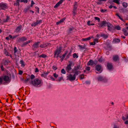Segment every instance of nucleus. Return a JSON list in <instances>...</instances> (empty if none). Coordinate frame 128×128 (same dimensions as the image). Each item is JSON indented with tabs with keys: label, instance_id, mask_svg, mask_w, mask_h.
<instances>
[{
	"label": "nucleus",
	"instance_id": "a19ab883",
	"mask_svg": "<svg viewBox=\"0 0 128 128\" xmlns=\"http://www.w3.org/2000/svg\"><path fill=\"white\" fill-rule=\"evenodd\" d=\"M38 25V24H37V22H36L34 23H32L31 24V26H35Z\"/></svg>",
	"mask_w": 128,
	"mask_h": 128
},
{
	"label": "nucleus",
	"instance_id": "4c0bfd02",
	"mask_svg": "<svg viewBox=\"0 0 128 128\" xmlns=\"http://www.w3.org/2000/svg\"><path fill=\"white\" fill-rule=\"evenodd\" d=\"M116 15L117 16H118L119 18L122 21L123 20L122 19V18L121 17V16H120L119 14L118 13H116Z\"/></svg>",
	"mask_w": 128,
	"mask_h": 128
},
{
	"label": "nucleus",
	"instance_id": "4d7b16f0",
	"mask_svg": "<svg viewBox=\"0 0 128 128\" xmlns=\"http://www.w3.org/2000/svg\"><path fill=\"white\" fill-rule=\"evenodd\" d=\"M72 13L73 15L74 16H75L76 14V10H73Z\"/></svg>",
	"mask_w": 128,
	"mask_h": 128
},
{
	"label": "nucleus",
	"instance_id": "1a4fd4ad",
	"mask_svg": "<svg viewBox=\"0 0 128 128\" xmlns=\"http://www.w3.org/2000/svg\"><path fill=\"white\" fill-rule=\"evenodd\" d=\"M97 80L98 81H102L104 82H106L107 81V80L106 78H104L100 76H99L98 77Z\"/></svg>",
	"mask_w": 128,
	"mask_h": 128
},
{
	"label": "nucleus",
	"instance_id": "dca6fc26",
	"mask_svg": "<svg viewBox=\"0 0 128 128\" xmlns=\"http://www.w3.org/2000/svg\"><path fill=\"white\" fill-rule=\"evenodd\" d=\"M101 23L103 28L104 26H107L108 24V22H107L106 21L104 20H103L101 22Z\"/></svg>",
	"mask_w": 128,
	"mask_h": 128
},
{
	"label": "nucleus",
	"instance_id": "f704fd0d",
	"mask_svg": "<svg viewBox=\"0 0 128 128\" xmlns=\"http://www.w3.org/2000/svg\"><path fill=\"white\" fill-rule=\"evenodd\" d=\"M122 5L124 7L126 8L128 6V4L124 2L122 4Z\"/></svg>",
	"mask_w": 128,
	"mask_h": 128
},
{
	"label": "nucleus",
	"instance_id": "cd10ccee",
	"mask_svg": "<svg viewBox=\"0 0 128 128\" xmlns=\"http://www.w3.org/2000/svg\"><path fill=\"white\" fill-rule=\"evenodd\" d=\"M106 46L107 48L108 49V50H110L112 49V46L110 44L108 43L106 44Z\"/></svg>",
	"mask_w": 128,
	"mask_h": 128
},
{
	"label": "nucleus",
	"instance_id": "2f4dec72",
	"mask_svg": "<svg viewBox=\"0 0 128 128\" xmlns=\"http://www.w3.org/2000/svg\"><path fill=\"white\" fill-rule=\"evenodd\" d=\"M63 79V77L62 76L58 77V80H57L56 81H58L59 82H60Z\"/></svg>",
	"mask_w": 128,
	"mask_h": 128
},
{
	"label": "nucleus",
	"instance_id": "4468645a",
	"mask_svg": "<svg viewBox=\"0 0 128 128\" xmlns=\"http://www.w3.org/2000/svg\"><path fill=\"white\" fill-rule=\"evenodd\" d=\"M107 66L108 69L110 70H111L113 68L112 64L110 63H107Z\"/></svg>",
	"mask_w": 128,
	"mask_h": 128
},
{
	"label": "nucleus",
	"instance_id": "13d9d810",
	"mask_svg": "<svg viewBox=\"0 0 128 128\" xmlns=\"http://www.w3.org/2000/svg\"><path fill=\"white\" fill-rule=\"evenodd\" d=\"M41 76L42 77H44V78H46V75H45L43 73L42 74H41Z\"/></svg>",
	"mask_w": 128,
	"mask_h": 128
},
{
	"label": "nucleus",
	"instance_id": "49530a36",
	"mask_svg": "<svg viewBox=\"0 0 128 128\" xmlns=\"http://www.w3.org/2000/svg\"><path fill=\"white\" fill-rule=\"evenodd\" d=\"M36 22H37L38 24L42 22V20H36Z\"/></svg>",
	"mask_w": 128,
	"mask_h": 128
},
{
	"label": "nucleus",
	"instance_id": "603ef678",
	"mask_svg": "<svg viewBox=\"0 0 128 128\" xmlns=\"http://www.w3.org/2000/svg\"><path fill=\"white\" fill-rule=\"evenodd\" d=\"M94 19L96 20H97L98 22H99L100 21V19L98 17H94Z\"/></svg>",
	"mask_w": 128,
	"mask_h": 128
},
{
	"label": "nucleus",
	"instance_id": "052dcab7",
	"mask_svg": "<svg viewBox=\"0 0 128 128\" xmlns=\"http://www.w3.org/2000/svg\"><path fill=\"white\" fill-rule=\"evenodd\" d=\"M106 10H107L105 9H102L100 10V11L102 12H106Z\"/></svg>",
	"mask_w": 128,
	"mask_h": 128
},
{
	"label": "nucleus",
	"instance_id": "4be33fe9",
	"mask_svg": "<svg viewBox=\"0 0 128 128\" xmlns=\"http://www.w3.org/2000/svg\"><path fill=\"white\" fill-rule=\"evenodd\" d=\"M120 41V39L118 38H114L113 39L112 42L114 43L119 42Z\"/></svg>",
	"mask_w": 128,
	"mask_h": 128
},
{
	"label": "nucleus",
	"instance_id": "bf43d9fd",
	"mask_svg": "<svg viewBox=\"0 0 128 128\" xmlns=\"http://www.w3.org/2000/svg\"><path fill=\"white\" fill-rule=\"evenodd\" d=\"M78 46L80 48H82V49H84V48H85V47H84V46H82L81 45H78Z\"/></svg>",
	"mask_w": 128,
	"mask_h": 128
},
{
	"label": "nucleus",
	"instance_id": "bb28decb",
	"mask_svg": "<svg viewBox=\"0 0 128 128\" xmlns=\"http://www.w3.org/2000/svg\"><path fill=\"white\" fill-rule=\"evenodd\" d=\"M113 29L114 30L116 29L118 30H120L121 29V27L120 26L118 25L115 26L114 27H113Z\"/></svg>",
	"mask_w": 128,
	"mask_h": 128
},
{
	"label": "nucleus",
	"instance_id": "774afa93",
	"mask_svg": "<svg viewBox=\"0 0 128 128\" xmlns=\"http://www.w3.org/2000/svg\"><path fill=\"white\" fill-rule=\"evenodd\" d=\"M98 61L100 62H102V58H100L98 60Z\"/></svg>",
	"mask_w": 128,
	"mask_h": 128
},
{
	"label": "nucleus",
	"instance_id": "423d86ee",
	"mask_svg": "<svg viewBox=\"0 0 128 128\" xmlns=\"http://www.w3.org/2000/svg\"><path fill=\"white\" fill-rule=\"evenodd\" d=\"M67 77L68 80L70 81H72L75 80L76 75L74 74L72 75V74H70Z\"/></svg>",
	"mask_w": 128,
	"mask_h": 128
},
{
	"label": "nucleus",
	"instance_id": "a878e982",
	"mask_svg": "<svg viewBox=\"0 0 128 128\" xmlns=\"http://www.w3.org/2000/svg\"><path fill=\"white\" fill-rule=\"evenodd\" d=\"M77 2H75L74 4L73 5V10H76L78 7V5L77 4Z\"/></svg>",
	"mask_w": 128,
	"mask_h": 128
},
{
	"label": "nucleus",
	"instance_id": "338daca9",
	"mask_svg": "<svg viewBox=\"0 0 128 128\" xmlns=\"http://www.w3.org/2000/svg\"><path fill=\"white\" fill-rule=\"evenodd\" d=\"M23 73V72L21 70H19V71L18 74L20 75H22Z\"/></svg>",
	"mask_w": 128,
	"mask_h": 128
},
{
	"label": "nucleus",
	"instance_id": "c85d7f7f",
	"mask_svg": "<svg viewBox=\"0 0 128 128\" xmlns=\"http://www.w3.org/2000/svg\"><path fill=\"white\" fill-rule=\"evenodd\" d=\"M14 54L15 56H16V53L17 52V50L16 47L14 46Z\"/></svg>",
	"mask_w": 128,
	"mask_h": 128
},
{
	"label": "nucleus",
	"instance_id": "a211bd4d",
	"mask_svg": "<svg viewBox=\"0 0 128 128\" xmlns=\"http://www.w3.org/2000/svg\"><path fill=\"white\" fill-rule=\"evenodd\" d=\"M95 63L94 62V61L92 60H90L88 62L87 65L88 66H92Z\"/></svg>",
	"mask_w": 128,
	"mask_h": 128
},
{
	"label": "nucleus",
	"instance_id": "6e6d98bb",
	"mask_svg": "<svg viewBox=\"0 0 128 128\" xmlns=\"http://www.w3.org/2000/svg\"><path fill=\"white\" fill-rule=\"evenodd\" d=\"M35 8L36 10V11L38 13H39V8L37 6H36L35 7Z\"/></svg>",
	"mask_w": 128,
	"mask_h": 128
},
{
	"label": "nucleus",
	"instance_id": "f257e3e1",
	"mask_svg": "<svg viewBox=\"0 0 128 128\" xmlns=\"http://www.w3.org/2000/svg\"><path fill=\"white\" fill-rule=\"evenodd\" d=\"M82 68V66L80 64L76 66H74L72 70L71 73L74 74L77 76L81 72L79 70L81 69Z\"/></svg>",
	"mask_w": 128,
	"mask_h": 128
},
{
	"label": "nucleus",
	"instance_id": "aec40b11",
	"mask_svg": "<svg viewBox=\"0 0 128 128\" xmlns=\"http://www.w3.org/2000/svg\"><path fill=\"white\" fill-rule=\"evenodd\" d=\"M107 26L108 28V30L110 31L112 30L113 27H114L113 26H112L111 24H110L109 25H108V24Z\"/></svg>",
	"mask_w": 128,
	"mask_h": 128
},
{
	"label": "nucleus",
	"instance_id": "79ce46f5",
	"mask_svg": "<svg viewBox=\"0 0 128 128\" xmlns=\"http://www.w3.org/2000/svg\"><path fill=\"white\" fill-rule=\"evenodd\" d=\"M72 52V51L71 50L67 56L66 58H68L70 56H71V54Z\"/></svg>",
	"mask_w": 128,
	"mask_h": 128
},
{
	"label": "nucleus",
	"instance_id": "20e7f679",
	"mask_svg": "<svg viewBox=\"0 0 128 128\" xmlns=\"http://www.w3.org/2000/svg\"><path fill=\"white\" fill-rule=\"evenodd\" d=\"M68 62L69 64L67 65L66 68V70L67 72H69L72 69L71 67L74 66V64L73 63V62L72 61H69Z\"/></svg>",
	"mask_w": 128,
	"mask_h": 128
},
{
	"label": "nucleus",
	"instance_id": "f03ea898",
	"mask_svg": "<svg viewBox=\"0 0 128 128\" xmlns=\"http://www.w3.org/2000/svg\"><path fill=\"white\" fill-rule=\"evenodd\" d=\"M42 80L41 79H39L38 78L34 79V80H32L31 82H30V84H32L33 85L36 87L40 86L41 85L40 84H41Z\"/></svg>",
	"mask_w": 128,
	"mask_h": 128
},
{
	"label": "nucleus",
	"instance_id": "3c124183",
	"mask_svg": "<svg viewBox=\"0 0 128 128\" xmlns=\"http://www.w3.org/2000/svg\"><path fill=\"white\" fill-rule=\"evenodd\" d=\"M28 76H29V77L28 78H26V79L25 80H24V82H28V81H29L30 80V75Z\"/></svg>",
	"mask_w": 128,
	"mask_h": 128
},
{
	"label": "nucleus",
	"instance_id": "9d476101",
	"mask_svg": "<svg viewBox=\"0 0 128 128\" xmlns=\"http://www.w3.org/2000/svg\"><path fill=\"white\" fill-rule=\"evenodd\" d=\"M40 43V42H35L34 44L32 46V49L34 50L35 49L39 47V44Z\"/></svg>",
	"mask_w": 128,
	"mask_h": 128
},
{
	"label": "nucleus",
	"instance_id": "c03bdc74",
	"mask_svg": "<svg viewBox=\"0 0 128 128\" xmlns=\"http://www.w3.org/2000/svg\"><path fill=\"white\" fill-rule=\"evenodd\" d=\"M0 68L1 70L2 71H3L4 70V68L3 67V66L2 64H0Z\"/></svg>",
	"mask_w": 128,
	"mask_h": 128
},
{
	"label": "nucleus",
	"instance_id": "393cba45",
	"mask_svg": "<svg viewBox=\"0 0 128 128\" xmlns=\"http://www.w3.org/2000/svg\"><path fill=\"white\" fill-rule=\"evenodd\" d=\"M20 0H16L15 3L14 4V6H18L19 7L20 5L19 2Z\"/></svg>",
	"mask_w": 128,
	"mask_h": 128
},
{
	"label": "nucleus",
	"instance_id": "39448f33",
	"mask_svg": "<svg viewBox=\"0 0 128 128\" xmlns=\"http://www.w3.org/2000/svg\"><path fill=\"white\" fill-rule=\"evenodd\" d=\"M8 8L7 4L3 2L0 3V10H5Z\"/></svg>",
	"mask_w": 128,
	"mask_h": 128
},
{
	"label": "nucleus",
	"instance_id": "7ed1b4c3",
	"mask_svg": "<svg viewBox=\"0 0 128 128\" xmlns=\"http://www.w3.org/2000/svg\"><path fill=\"white\" fill-rule=\"evenodd\" d=\"M62 47L61 46H60L59 47H57V48L54 52V57L56 58V54H59L61 52Z\"/></svg>",
	"mask_w": 128,
	"mask_h": 128
},
{
	"label": "nucleus",
	"instance_id": "2eb2a0df",
	"mask_svg": "<svg viewBox=\"0 0 128 128\" xmlns=\"http://www.w3.org/2000/svg\"><path fill=\"white\" fill-rule=\"evenodd\" d=\"M22 28V26L20 25L19 26L17 27L15 30V32H16L18 33L20 32Z\"/></svg>",
	"mask_w": 128,
	"mask_h": 128
},
{
	"label": "nucleus",
	"instance_id": "5fc2aeb1",
	"mask_svg": "<svg viewBox=\"0 0 128 128\" xmlns=\"http://www.w3.org/2000/svg\"><path fill=\"white\" fill-rule=\"evenodd\" d=\"M34 4L35 3L34 2V1L33 0H32L31 2V4L30 5V7H32L33 4Z\"/></svg>",
	"mask_w": 128,
	"mask_h": 128
},
{
	"label": "nucleus",
	"instance_id": "7c9ffc66",
	"mask_svg": "<svg viewBox=\"0 0 128 128\" xmlns=\"http://www.w3.org/2000/svg\"><path fill=\"white\" fill-rule=\"evenodd\" d=\"M47 57L46 55L45 54H42L40 55L39 56V57H42L43 58H45Z\"/></svg>",
	"mask_w": 128,
	"mask_h": 128
},
{
	"label": "nucleus",
	"instance_id": "c9c22d12",
	"mask_svg": "<svg viewBox=\"0 0 128 128\" xmlns=\"http://www.w3.org/2000/svg\"><path fill=\"white\" fill-rule=\"evenodd\" d=\"M90 39L91 38L90 37H89L88 38H82V40L83 41H85L88 40H90Z\"/></svg>",
	"mask_w": 128,
	"mask_h": 128
},
{
	"label": "nucleus",
	"instance_id": "37998d69",
	"mask_svg": "<svg viewBox=\"0 0 128 128\" xmlns=\"http://www.w3.org/2000/svg\"><path fill=\"white\" fill-rule=\"evenodd\" d=\"M21 2H24L25 3H27L28 2V0H20Z\"/></svg>",
	"mask_w": 128,
	"mask_h": 128
},
{
	"label": "nucleus",
	"instance_id": "69168bd1",
	"mask_svg": "<svg viewBox=\"0 0 128 128\" xmlns=\"http://www.w3.org/2000/svg\"><path fill=\"white\" fill-rule=\"evenodd\" d=\"M34 71L35 72H39V70L38 68H36L35 69Z\"/></svg>",
	"mask_w": 128,
	"mask_h": 128
},
{
	"label": "nucleus",
	"instance_id": "ea45409f",
	"mask_svg": "<svg viewBox=\"0 0 128 128\" xmlns=\"http://www.w3.org/2000/svg\"><path fill=\"white\" fill-rule=\"evenodd\" d=\"M97 26L98 27L100 28H103V27L101 23H100L98 24Z\"/></svg>",
	"mask_w": 128,
	"mask_h": 128
},
{
	"label": "nucleus",
	"instance_id": "58836bf2",
	"mask_svg": "<svg viewBox=\"0 0 128 128\" xmlns=\"http://www.w3.org/2000/svg\"><path fill=\"white\" fill-rule=\"evenodd\" d=\"M28 8H27V9H26V8L24 9V12L25 14H26V12H27L28 10L30 8V7L29 6H28Z\"/></svg>",
	"mask_w": 128,
	"mask_h": 128
},
{
	"label": "nucleus",
	"instance_id": "c756f323",
	"mask_svg": "<svg viewBox=\"0 0 128 128\" xmlns=\"http://www.w3.org/2000/svg\"><path fill=\"white\" fill-rule=\"evenodd\" d=\"M20 64H21V66L24 67L25 66V64H24V62L23 60H21L20 61Z\"/></svg>",
	"mask_w": 128,
	"mask_h": 128
},
{
	"label": "nucleus",
	"instance_id": "de8ad7c7",
	"mask_svg": "<svg viewBox=\"0 0 128 128\" xmlns=\"http://www.w3.org/2000/svg\"><path fill=\"white\" fill-rule=\"evenodd\" d=\"M53 76L56 78H57L58 76V75L56 74V73H54L53 74Z\"/></svg>",
	"mask_w": 128,
	"mask_h": 128
},
{
	"label": "nucleus",
	"instance_id": "e2e57ef3",
	"mask_svg": "<svg viewBox=\"0 0 128 128\" xmlns=\"http://www.w3.org/2000/svg\"><path fill=\"white\" fill-rule=\"evenodd\" d=\"M18 36H19V35H17L16 36H13L12 38V39L13 40L14 38H16V37Z\"/></svg>",
	"mask_w": 128,
	"mask_h": 128
},
{
	"label": "nucleus",
	"instance_id": "0eeeda50",
	"mask_svg": "<svg viewBox=\"0 0 128 128\" xmlns=\"http://www.w3.org/2000/svg\"><path fill=\"white\" fill-rule=\"evenodd\" d=\"M3 79L4 81L9 82L11 81V78H10L8 76L5 75L4 76Z\"/></svg>",
	"mask_w": 128,
	"mask_h": 128
},
{
	"label": "nucleus",
	"instance_id": "9b49d317",
	"mask_svg": "<svg viewBox=\"0 0 128 128\" xmlns=\"http://www.w3.org/2000/svg\"><path fill=\"white\" fill-rule=\"evenodd\" d=\"M112 59L115 62L119 61L120 59L118 56V55H113Z\"/></svg>",
	"mask_w": 128,
	"mask_h": 128
},
{
	"label": "nucleus",
	"instance_id": "a18cd8bd",
	"mask_svg": "<svg viewBox=\"0 0 128 128\" xmlns=\"http://www.w3.org/2000/svg\"><path fill=\"white\" fill-rule=\"evenodd\" d=\"M84 77V74H82L80 75V79H83Z\"/></svg>",
	"mask_w": 128,
	"mask_h": 128
},
{
	"label": "nucleus",
	"instance_id": "09e8293b",
	"mask_svg": "<svg viewBox=\"0 0 128 128\" xmlns=\"http://www.w3.org/2000/svg\"><path fill=\"white\" fill-rule=\"evenodd\" d=\"M60 4L58 2L54 6V8H56L58 7V6H60Z\"/></svg>",
	"mask_w": 128,
	"mask_h": 128
},
{
	"label": "nucleus",
	"instance_id": "ddd939ff",
	"mask_svg": "<svg viewBox=\"0 0 128 128\" xmlns=\"http://www.w3.org/2000/svg\"><path fill=\"white\" fill-rule=\"evenodd\" d=\"M32 41V40H28V41L24 42L21 45L22 47H24L26 46L28 43H30Z\"/></svg>",
	"mask_w": 128,
	"mask_h": 128
},
{
	"label": "nucleus",
	"instance_id": "6ab92c4d",
	"mask_svg": "<svg viewBox=\"0 0 128 128\" xmlns=\"http://www.w3.org/2000/svg\"><path fill=\"white\" fill-rule=\"evenodd\" d=\"M2 20L3 22H8V20H10V18L8 16H6V19H3Z\"/></svg>",
	"mask_w": 128,
	"mask_h": 128
},
{
	"label": "nucleus",
	"instance_id": "5701e85b",
	"mask_svg": "<svg viewBox=\"0 0 128 128\" xmlns=\"http://www.w3.org/2000/svg\"><path fill=\"white\" fill-rule=\"evenodd\" d=\"M122 30L123 32V33L125 36H127L128 35V32L126 29L123 28L122 29Z\"/></svg>",
	"mask_w": 128,
	"mask_h": 128
},
{
	"label": "nucleus",
	"instance_id": "8fccbe9b",
	"mask_svg": "<svg viewBox=\"0 0 128 128\" xmlns=\"http://www.w3.org/2000/svg\"><path fill=\"white\" fill-rule=\"evenodd\" d=\"M35 78V77L34 75L32 74L30 77V78L31 80H32L34 79Z\"/></svg>",
	"mask_w": 128,
	"mask_h": 128
},
{
	"label": "nucleus",
	"instance_id": "72a5a7b5",
	"mask_svg": "<svg viewBox=\"0 0 128 128\" xmlns=\"http://www.w3.org/2000/svg\"><path fill=\"white\" fill-rule=\"evenodd\" d=\"M72 56H73V58H77L78 57V56L76 53H74L73 54Z\"/></svg>",
	"mask_w": 128,
	"mask_h": 128
},
{
	"label": "nucleus",
	"instance_id": "680f3d73",
	"mask_svg": "<svg viewBox=\"0 0 128 128\" xmlns=\"http://www.w3.org/2000/svg\"><path fill=\"white\" fill-rule=\"evenodd\" d=\"M96 43L94 41L93 42H92L90 43V45H94Z\"/></svg>",
	"mask_w": 128,
	"mask_h": 128
},
{
	"label": "nucleus",
	"instance_id": "864d4df0",
	"mask_svg": "<svg viewBox=\"0 0 128 128\" xmlns=\"http://www.w3.org/2000/svg\"><path fill=\"white\" fill-rule=\"evenodd\" d=\"M61 73L62 74H64L66 73V71L64 69H62L61 70Z\"/></svg>",
	"mask_w": 128,
	"mask_h": 128
},
{
	"label": "nucleus",
	"instance_id": "6e6552de",
	"mask_svg": "<svg viewBox=\"0 0 128 128\" xmlns=\"http://www.w3.org/2000/svg\"><path fill=\"white\" fill-rule=\"evenodd\" d=\"M17 42H24L26 41L27 40V38L25 36H23L21 38H17Z\"/></svg>",
	"mask_w": 128,
	"mask_h": 128
},
{
	"label": "nucleus",
	"instance_id": "e433bc0d",
	"mask_svg": "<svg viewBox=\"0 0 128 128\" xmlns=\"http://www.w3.org/2000/svg\"><path fill=\"white\" fill-rule=\"evenodd\" d=\"M4 54L6 56H10V53H8L6 50H4Z\"/></svg>",
	"mask_w": 128,
	"mask_h": 128
},
{
	"label": "nucleus",
	"instance_id": "b1692460",
	"mask_svg": "<svg viewBox=\"0 0 128 128\" xmlns=\"http://www.w3.org/2000/svg\"><path fill=\"white\" fill-rule=\"evenodd\" d=\"M100 36L101 37H103L105 39H106L108 36V35L107 34H102L100 35Z\"/></svg>",
	"mask_w": 128,
	"mask_h": 128
},
{
	"label": "nucleus",
	"instance_id": "412c9836",
	"mask_svg": "<svg viewBox=\"0 0 128 128\" xmlns=\"http://www.w3.org/2000/svg\"><path fill=\"white\" fill-rule=\"evenodd\" d=\"M95 69L97 71H99L100 70L101 68V65H97L95 66Z\"/></svg>",
	"mask_w": 128,
	"mask_h": 128
},
{
	"label": "nucleus",
	"instance_id": "473e14b6",
	"mask_svg": "<svg viewBox=\"0 0 128 128\" xmlns=\"http://www.w3.org/2000/svg\"><path fill=\"white\" fill-rule=\"evenodd\" d=\"M120 0H113L112 2L117 4H120L119 2Z\"/></svg>",
	"mask_w": 128,
	"mask_h": 128
},
{
	"label": "nucleus",
	"instance_id": "f8f14e48",
	"mask_svg": "<svg viewBox=\"0 0 128 128\" xmlns=\"http://www.w3.org/2000/svg\"><path fill=\"white\" fill-rule=\"evenodd\" d=\"M3 64L5 65H7L8 63L10 62V61L8 59L6 58L4 59L3 60Z\"/></svg>",
	"mask_w": 128,
	"mask_h": 128
},
{
	"label": "nucleus",
	"instance_id": "f3484780",
	"mask_svg": "<svg viewBox=\"0 0 128 128\" xmlns=\"http://www.w3.org/2000/svg\"><path fill=\"white\" fill-rule=\"evenodd\" d=\"M49 44H50L48 43L42 44L40 45V47L41 48H44L47 46Z\"/></svg>",
	"mask_w": 128,
	"mask_h": 128
},
{
	"label": "nucleus",
	"instance_id": "0e129e2a",
	"mask_svg": "<svg viewBox=\"0 0 128 128\" xmlns=\"http://www.w3.org/2000/svg\"><path fill=\"white\" fill-rule=\"evenodd\" d=\"M52 69L54 70H56L57 69V68L56 66H53L52 67Z\"/></svg>",
	"mask_w": 128,
	"mask_h": 128
}]
</instances>
